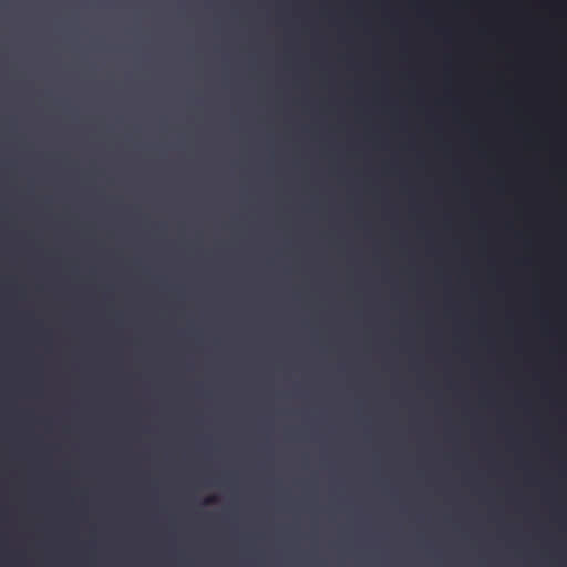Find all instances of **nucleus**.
Wrapping results in <instances>:
<instances>
[{
    "label": "nucleus",
    "mask_w": 567,
    "mask_h": 567,
    "mask_svg": "<svg viewBox=\"0 0 567 567\" xmlns=\"http://www.w3.org/2000/svg\"><path fill=\"white\" fill-rule=\"evenodd\" d=\"M212 502H215V498H208V499L206 501V503H207V504H208V503H212Z\"/></svg>",
    "instance_id": "nucleus-1"
},
{
    "label": "nucleus",
    "mask_w": 567,
    "mask_h": 567,
    "mask_svg": "<svg viewBox=\"0 0 567 567\" xmlns=\"http://www.w3.org/2000/svg\"><path fill=\"white\" fill-rule=\"evenodd\" d=\"M266 142H267V143H270L271 141H270V140H267Z\"/></svg>",
    "instance_id": "nucleus-2"
}]
</instances>
